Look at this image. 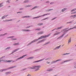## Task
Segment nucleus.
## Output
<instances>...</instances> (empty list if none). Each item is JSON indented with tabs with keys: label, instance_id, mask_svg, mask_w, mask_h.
Listing matches in <instances>:
<instances>
[{
	"label": "nucleus",
	"instance_id": "39",
	"mask_svg": "<svg viewBox=\"0 0 76 76\" xmlns=\"http://www.w3.org/2000/svg\"><path fill=\"white\" fill-rule=\"evenodd\" d=\"M7 3H10V1H9V0L7 1Z\"/></svg>",
	"mask_w": 76,
	"mask_h": 76
},
{
	"label": "nucleus",
	"instance_id": "53",
	"mask_svg": "<svg viewBox=\"0 0 76 76\" xmlns=\"http://www.w3.org/2000/svg\"><path fill=\"white\" fill-rule=\"evenodd\" d=\"M49 43V42L47 43V44H48Z\"/></svg>",
	"mask_w": 76,
	"mask_h": 76
},
{
	"label": "nucleus",
	"instance_id": "61",
	"mask_svg": "<svg viewBox=\"0 0 76 76\" xmlns=\"http://www.w3.org/2000/svg\"><path fill=\"white\" fill-rule=\"evenodd\" d=\"M9 7H10V6Z\"/></svg>",
	"mask_w": 76,
	"mask_h": 76
},
{
	"label": "nucleus",
	"instance_id": "6",
	"mask_svg": "<svg viewBox=\"0 0 76 76\" xmlns=\"http://www.w3.org/2000/svg\"><path fill=\"white\" fill-rule=\"evenodd\" d=\"M64 35V34L58 37L57 39H60V38H62V37H63Z\"/></svg>",
	"mask_w": 76,
	"mask_h": 76
},
{
	"label": "nucleus",
	"instance_id": "18",
	"mask_svg": "<svg viewBox=\"0 0 76 76\" xmlns=\"http://www.w3.org/2000/svg\"><path fill=\"white\" fill-rule=\"evenodd\" d=\"M29 1V0H26L24 1V3H28V2Z\"/></svg>",
	"mask_w": 76,
	"mask_h": 76
},
{
	"label": "nucleus",
	"instance_id": "58",
	"mask_svg": "<svg viewBox=\"0 0 76 76\" xmlns=\"http://www.w3.org/2000/svg\"><path fill=\"white\" fill-rule=\"evenodd\" d=\"M20 10H21V9H20Z\"/></svg>",
	"mask_w": 76,
	"mask_h": 76
},
{
	"label": "nucleus",
	"instance_id": "27",
	"mask_svg": "<svg viewBox=\"0 0 76 76\" xmlns=\"http://www.w3.org/2000/svg\"><path fill=\"white\" fill-rule=\"evenodd\" d=\"M53 70V69H48V71H49V72H50L51 71H52Z\"/></svg>",
	"mask_w": 76,
	"mask_h": 76
},
{
	"label": "nucleus",
	"instance_id": "56",
	"mask_svg": "<svg viewBox=\"0 0 76 76\" xmlns=\"http://www.w3.org/2000/svg\"><path fill=\"white\" fill-rule=\"evenodd\" d=\"M75 46L76 47V45H75Z\"/></svg>",
	"mask_w": 76,
	"mask_h": 76
},
{
	"label": "nucleus",
	"instance_id": "54",
	"mask_svg": "<svg viewBox=\"0 0 76 76\" xmlns=\"http://www.w3.org/2000/svg\"><path fill=\"white\" fill-rule=\"evenodd\" d=\"M1 61V60H0V62Z\"/></svg>",
	"mask_w": 76,
	"mask_h": 76
},
{
	"label": "nucleus",
	"instance_id": "30",
	"mask_svg": "<svg viewBox=\"0 0 76 76\" xmlns=\"http://www.w3.org/2000/svg\"><path fill=\"white\" fill-rule=\"evenodd\" d=\"M66 10V8H64V9L62 10V12H64Z\"/></svg>",
	"mask_w": 76,
	"mask_h": 76
},
{
	"label": "nucleus",
	"instance_id": "51",
	"mask_svg": "<svg viewBox=\"0 0 76 76\" xmlns=\"http://www.w3.org/2000/svg\"><path fill=\"white\" fill-rule=\"evenodd\" d=\"M46 3H49V1H48L46 2Z\"/></svg>",
	"mask_w": 76,
	"mask_h": 76
},
{
	"label": "nucleus",
	"instance_id": "2",
	"mask_svg": "<svg viewBox=\"0 0 76 76\" xmlns=\"http://www.w3.org/2000/svg\"><path fill=\"white\" fill-rule=\"evenodd\" d=\"M61 59H58L57 60L53 61L51 63V64H53V63H56L57 62V61H61Z\"/></svg>",
	"mask_w": 76,
	"mask_h": 76
},
{
	"label": "nucleus",
	"instance_id": "36",
	"mask_svg": "<svg viewBox=\"0 0 76 76\" xmlns=\"http://www.w3.org/2000/svg\"><path fill=\"white\" fill-rule=\"evenodd\" d=\"M75 10H76V9H74L73 10H71V12H73V11H75Z\"/></svg>",
	"mask_w": 76,
	"mask_h": 76
},
{
	"label": "nucleus",
	"instance_id": "55",
	"mask_svg": "<svg viewBox=\"0 0 76 76\" xmlns=\"http://www.w3.org/2000/svg\"><path fill=\"white\" fill-rule=\"evenodd\" d=\"M7 21H9V20H7Z\"/></svg>",
	"mask_w": 76,
	"mask_h": 76
},
{
	"label": "nucleus",
	"instance_id": "41",
	"mask_svg": "<svg viewBox=\"0 0 76 76\" xmlns=\"http://www.w3.org/2000/svg\"><path fill=\"white\" fill-rule=\"evenodd\" d=\"M12 40H16V39H12Z\"/></svg>",
	"mask_w": 76,
	"mask_h": 76
},
{
	"label": "nucleus",
	"instance_id": "49",
	"mask_svg": "<svg viewBox=\"0 0 76 76\" xmlns=\"http://www.w3.org/2000/svg\"><path fill=\"white\" fill-rule=\"evenodd\" d=\"M47 63L48 64H49V63H50V62H47Z\"/></svg>",
	"mask_w": 76,
	"mask_h": 76
},
{
	"label": "nucleus",
	"instance_id": "14",
	"mask_svg": "<svg viewBox=\"0 0 76 76\" xmlns=\"http://www.w3.org/2000/svg\"><path fill=\"white\" fill-rule=\"evenodd\" d=\"M44 60V59L40 60H39L37 61H36L34 62V63H37V62H39V61H42V60Z\"/></svg>",
	"mask_w": 76,
	"mask_h": 76
},
{
	"label": "nucleus",
	"instance_id": "20",
	"mask_svg": "<svg viewBox=\"0 0 76 76\" xmlns=\"http://www.w3.org/2000/svg\"><path fill=\"white\" fill-rule=\"evenodd\" d=\"M6 16H4L3 17H2V19H4V18H6Z\"/></svg>",
	"mask_w": 76,
	"mask_h": 76
},
{
	"label": "nucleus",
	"instance_id": "57",
	"mask_svg": "<svg viewBox=\"0 0 76 76\" xmlns=\"http://www.w3.org/2000/svg\"><path fill=\"white\" fill-rule=\"evenodd\" d=\"M75 68H76V66H75Z\"/></svg>",
	"mask_w": 76,
	"mask_h": 76
},
{
	"label": "nucleus",
	"instance_id": "12",
	"mask_svg": "<svg viewBox=\"0 0 76 76\" xmlns=\"http://www.w3.org/2000/svg\"><path fill=\"white\" fill-rule=\"evenodd\" d=\"M60 34V32L56 33L54 34V35H58V34Z\"/></svg>",
	"mask_w": 76,
	"mask_h": 76
},
{
	"label": "nucleus",
	"instance_id": "45",
	"mask_svg": "<svg viewBox=\"0 0 76 76\" xmlns=\"http://www.w3.org/2000/svg\"><path fill=\"white\" fill-rule=\"evenodd\" d=\"M48 19V18H45V19H44V20H46V19Z\"/></svg>",
	"mask_w": 76,
	"mask_h": 76
},
{
	"label": "nucleus",
	"instance_id": "24",
	"mask_svg": "<svg viewBox=\"0 0 76 76\" xmlns=\"http://www.w3.org/2000/svg\"><path fill=\"white\" fill-rule=\"evenodd\" d=\"M10 72H6L5 73V74L6 75H8V74H10Z\"/></svg>",
	"mask_w": 76,
	"mask_h": 76
},
{
	"label": "nucleus",
	"instance_id": "8",
	"mask_svg": "<svg viewBox=\"0 0 76 76\" xmlns=\"http://www.w3.org/2000/svg\"><path fill=\"white\" fill-rule=\"evenodd\" d=\"M43 33H44V32L43 31H41V32H39L37 33V34L38 35H41V34H42Z\"/></svg>",
	"mask_w": 76,
	"mask_h": 76
},
{
	"label": "nucleus",
	"instance_id": "3",
	"mask_svg": "<svg viewBox=\"0 0 76 76\" xmlns=\"http://www.w3.org/2000/svg\"><path fill=\"white\" fill-rule=\"evenodd\" d=\"M2 61H5V62H9V63H10V62H12V61L11 60H9V61H7L6 60H5L4 61H3V60H2Z\"/></svg>",
	"mask_w": 76,
	"mask_h": 76
},
{
	"label": "nucleus",
	"instance_id": "10",
	"mask_svg": "<svg viewBox=\"0 0 76 76\" xmlns=\"http://www.w3.org/2000/svg\"><path fill=\"white\" fill-rule=\"evenodd\" d=\"M68 54H70L69 53H63L62 54V56H64V55H67Z\"/></svg>",
	"mask_w": 76,
	"mask_h": 76
},
{
	"label": "nucleus",
	"instance_id": "47",
	"mask_svg": "<svg viewBox=\"0 0 76 76\" xmlns=\"http://www.w3.org/2000/svg\"><path fill=\"white\" fill-rule=\"evenodd\" d=\"M56 18H54L53 19H52V20H54V19H56Z\"/></svg>",
	"mask_w": 76,
	"mask_h": 76
},
{
	"label": "nucleus",
	"instance_id": "4",
	"mask_svg": "<svg viewBox=\"0 0 76 76\" xmlns=\"http://www.w3.org/2000/svg\"><path fill=\"white\" fill-rule=\"evenodd\" d=\"M49 36H50V34H49L48 35L46 36L45 37L44 36H41V37L42 39V38H46V37H49Z\"/></svg>",
	"mask_w": 76,
	"mask_h": 76
},
{
	"label": "nucleus",
	"instance_id": "16",
	"mask_svg": "<svg viewBox=\"0 0 76 76\" xmlns=\"http://www.w3.org/2000/svg\"><path fill=\"white\" fill-rule=\"evenodd\" d=\"M18 50H19V49H17L15 50H14L13 51V53H15V52H16V51H18Z\"/></svg>",
	"mask_w": 76,
	"mask_h": 76
},
{
	"label": "nucleus",
	"instance_id": "33",
	"mask_svg": "<svg viewBox=\"0 0 76 76\" xmlns=\"http://www.w3.org/2000/svg\"><path fill=\"white\" fill-rule=\"evenodd\" d=\"M37 6H35L34 7L33 9H35V8H37Z\"/></svg>",
	"mask_w": 76,
	"mask_h": 76
},
{
	"label": "nucleus",
	"instance_id": "34",
	"mask_svg": "<svg viewBox=\"0 0 76 76\" xmlns=\"http://www.w3.org/2000/svg\"><path fill=\"white\" fill-rule=\"evenodd\" d=\"M23 18H29V16H26L23 17Z\"/></svg>",
	"mask_w": 76,
	"mask_h": 76
},
{
	"label": "nucleus",
	"instance_id": "7",
	"mask_svg": "<svg viewBox=\"0 0 76 76\" xmlns=\"http://www.w3.org/2000/svg\"><path fill=\"white\" fill-rule=\"evenodd\" d=\"M25 56H26V55H25L24 56H23L20 57V58L17 59V60H19V59H21V58H23L24 57H25Z\"/></svg>",
	"mask_w": 76,
	"mask_h": 76
},
{
	"label": "nucleus",
	"instance_id": "38",
	"mask_svg": "<svg viewBox=\"0 0 76 76\" xmlns=\"http://www.w3.org/2000/svg\"><path fill=\"white\" fill-rule=\"evenodd\" d=\"M4 35V34H1L0 35V37H1V36H3Z\"/></svg>",
	"mask_w": 76,
	"mask_h": 76
},
{
	"label": "nucleus",
	"instance_id": "19",
	"mask_svg": "<svg viewBox=\"0 0 76 76\" xmlns=\"http://www.w3.org/2000/svg\"><path fill=\"white\" fill-rule=\"evenodd\" d=\"M71 60L70 59V60H67L66 61H64V62H63L64 63V62H66L67 61H71Z\"/></svg>",
	"mask_w": 76,
	"mask_h": 76
},
{
	"label": "nucleus",
	"instance_id": "35",
	"mask_svg": "<svg viewBox=\"0 0 76 76\" xmlns=\"http://www.w3.org/2000/svg\"><path fill=\"white\" fill-rule=\"evenodd\" d=\"M10 47H8L7 48L6 50H8L9 49H10Z\"/></svg>",
	"mask_w": 76,
	"mask_h": 76
},
{
	"label": "nucleus",
	"instance_id": "28",
	"mask_svg": "<svg viewBox=\"0 0 76 76\" xmlns=\"http://www.w3.org/2000/svg\"><path fill=\"white\" fill-rule=\"evenodd\" d=\"M72 14H76V11L72 12Z\"/></svg>",
	"mask_w": 76,
	"mask_h": 76
},
{
	"label": "nucleus",
	"instance_id": "22",
	"mask_svg": "<svg viewBox=\"0 0 76 76\" xmlns=\"http://www.w3.org/2000/svg\"><path fill=\"white\" fill-rule=\"evenodd\" d=\"M72 17H73V18H75L76 17V15H72Z\"/></svg>",
	"mask_w": 76,
	"mask_h": 76
},
{
	"label": "nucleus",
	"instance_id": "13",
	"mask_svg": "<svg viewBox=\"0 0 76 76\" xmlns=\"http://www.w3.org/2000/svg\"><path fill=\"white\" fill-rule=\"evenodd\" d=\"M71 42V38L69 39L68 40V44H70Z\"/></svg>",
	"mask_w": 76,
	"mask_h": 76
},
{
	"label": "nucleus",
	"instance_id": "17",
	"mask_svg": "<svg viewBox=\"0 0 76 76\" xmlns=\"http://www.w3.org/2000/svg\"><path fill=\"white\" fill-rule=\"evenodd\" d=\"M34 58V57H29V58H28L27 59H32L33 58Z\"/></svg>",
	"mask_w": 76,
	"mask_h": 76
},
{
	"label": "nucleus",
	"instance_id": "60",
	"mask_svg": "<svg viewBox=\"0 0 76 76\" xmlns=\"http://www.w3.org/2000/svg\"><path fill=\"white\" fill-rule=\"evenodd\" d=\"M18 0H17V1H18Z\"/></svg>",
	"mask_w": 76,
	"mask_h": 76
},
{
	"label": "nucleus",
	"instance_id": "11",
	"mask_svg": "<svg viewBox=\"0 0 76 76\" xmlns=\"http://www.w3.org/2000/svg\"><path fill=\"white\" fill-rule=\"evenodd\" d=\"M48 14H46L45 15H42V16H39V17H37V18H39L40 17H42V16H45V15H48Z\"/></svg>",
	"mask_w": 76,
	"mask_h": 76
},
{
	"label": "nucleus",
	"instance_id": "52",
	"mask_svg": "<svg viewBox=\"0 0 76 76\" xmlns=\"http://www.w3.org/2000/svg\"><path fill=\"white\" fill-rule=\"evenodd\" d=\"M20 13V12H17V13Z\"/></svg>",
	"mask_w": 76,
	"mask_h": 76
},
{
	"label": "nucleus",
	"instance_id": "46",
	"mask_svg": "<svg viewBox=\"0 0 76 76\" xmlns=\"http://www.w3.org/2000/svg\"><path fill=\"white\" fill-rule=\"evenodd\" d=\"M50 4H53V3L51 2V3H50Z\"/></svg>",
	"mask_w": 76,
	"mask_h": 76
},
{
	"label": "nucleus",
	"instance_id": "43",
	"mask_svg": "<svg viewBox=\"0 0 76 76\" xmlns=\"http://www.w3.org/2000/svg\"><path fill=\"white\" fill-rule=\"evenodd\" d=\"M53 10L52 9H50L49 10V11H50V10Z\"/></svg>",
	"mask_w": 76,
	"mask_h": 76
},
{
	"label": "nucleus",
	"instance_id": "40",
	"mask_svg": "<svg viewBox=\"0 0 76 76\" xmlns=\"http://www.w3.org/2000/svg\"><path fill=\"white\" fill-rule=\"evenodd\" d=\"M42 39L41 37H40L39 38V39Z\"/></svg>",
	"mask_w": 76,
	"mask_h": 76
},
{
	"label": "nucleus",
	"instance_id": "5",
	"mask_svg": "<svg viewBox=\"0 0 76 76\" xmlns=\"http://www.w3.org/2000/svg\"><path fill=\"white\" fill-rule=\"evenodd\" d=\"M38 40V39H36V40H34L32 41L31 43H29V44H31V43H33V42H36V41H37Z\"/></svg>",
	"mask_w": 76,
	"mask_h": 76
},
{
	"label": "nucleus",
	"instance_id": "9",
	"mask_svg": "<svg viewBox=\"0 0 76 76\" xmlns=\"http://www.w3.org/2000/svg\"><path fill=\"white\" fill-rule=\"evenodd\" d=\"M74 28H75V29H76V26H75V27H73L72 28H70L69 30L67 31H69V30H70V29H74Z\"/></svg>",
	"mask_w": 76,
	"mask_h": 76
},
{
	"label": "nucleus",
	"instance_id": "25",
	"mask_svg": "<svg viewBox=\"0 0 76 76\" xmlns=\"http://www.w3.org/2000/svg\"><path fill=\"white\" fill-rule=\"evenodd\" d=\"M67 29V28H65V29L62 30V32H63V31H66Z\"/></svg>",
	"mask_w": 76,
	"mask_h": 76
},
{
	"label": "nucleus",
	"instance_id": "50",
	"mask_svg": "<svg viewBox=\"0 0 76 76\" xmlns=\"http://www.w3.org/2000/svg\"><path fill=\"white\" fill-rule=\"evenodd\" d=\"M42 40H41V41H40L39 42H42Z\"/></svg>",
	"mask_w": 76,
	"mask_h": 76
},
{
	"label": "nucleus",
	"instance_id": "37",
	"mask_svg": "<svg viewBox=\"0 0 76 76\" xmlns=\"http://www.w3.org/2000/svg\"><path fill=\"white\" fill-rule=\"evenodd\" d=\"M2 4H0V7H2V6H3V5H1Z\"/></svg>",
	"mask_w": 76,
	"mask_h": 76
},
{
	"label": "nucleus",
	"instance_id": "21",
	"mask_svg": "<svg viewBox=\"0 0 76 76\" xmlns=\"http://www.w3.org/2000/svg\"><path fill=\"white\" fill-rule=\"evenodd\" d=\"M23 31H29L28 30H23Z\"/></svg>",
	"mask_w": 76,
	"mask_h": 76
},
{
	"label": "nucleus",
	"instance_id": "31",
	"mask_svg": "<svg viewBox=\"0 0 76 76\" xmlns=\"http://www.w3.org/2000/svg\"><path fill=\"white\" fill-rule=\"evenodd\" d=\"M36 30H37V31H40L41 28H37Z\"/></svg>",
	"mask_w": 76,
	"mask_h": 76
},
{
	"label": "nucleus",
	"instance_id": "1",
	"mask_svg": "<svg viewBox=\"0 0 76 76\" xmlns=\"http://www.w3.org/2000/svg\"><path fill=\"white\" fill-rule=\"evenodd\" d=\"M41 67L40 66H34L32 67H29L28 68L30 69H36L35 71H37L39 70V68Z\"/></svg>",
	"mask_w": 76,
	"mask_h": 76
},
{
	"label": "nucleus",
	"instance_id": "44",
	"mask_svg": "<svg viewBox=\"0 0 76 76\" xmlns=\"http://www.w3.org/2000/svg\"><path fill=\"white\" fill-rule=\"evenodd\" d=\"M12 68H13V67H12L9 68V69H12Z\"/></svg>",
	"mask_w": 76,
	"mask_h": 76
},
{
	"label": "nucleus",
	"instance_id": "32",
	"mask_svg": "<svg viewBox=\"0 0 76 76\" xmlns=\"http://www.w3.org/2000/svg\"><path fill=\"white\" fill-rule=\"evenodd\" d=\"M62 28V27H58L57 29H61Z\"/></svg>",
	"mask_w": 76,
	"mask_h": 76
},
{
	"label": "nucleus",
	"instance_id": "59",
	"mask_svg": "<svg viewBox=\"0 0 76 76\" xmlns=\"http://www.w3.org/2000/svg\"><path fill=\"white\" fill-rule=\"evenodd\" d=\"M6 34H5V35H6Z\"/></svg>",
	"mask_w": 76,
	"mask_h": 76
},
{
	"label": "nucleus",
	"instance_id": "15",
	"mask_svg": "<svg viewBox=\"0 0 76 76\" xmlns=\"http://www.w3.org/2000/svg\"><path fill=\"white\" fill-rule=\"evenodd\" d=\"M60 46H61V45H60L59 46H58L56 48L55 50H57V49H58V48H60Z\"/></svg>",
	"mask_w": 76,
	"mask_h": 76
},
{
	"label": "nucleus",
	"instance_id": "23",
	"mask_svg": "<svg viewBox=\"0 0 76 76\" xmlns=\"http://www.w3.org/2000/svg\"><path fill=\"white\" fill-rule=\"evenodd\" d=\"M43 25V24L42 23H39L38 24L39 26H40V25Z\"/></svg>",
	"mask_w": 76,
	"mask_h": 76
},
{
	"label": "nucleus",
	"instance_id": "29",
	"mask_svg": "<svg viewBox=\"0 0 76 76\" xmlns=\"http://www.w3.org/2000/svg\"><path fill=\"white\" fill-rule=\"evenodd\" d=\"M31 5H28L27 6H26V7H31Z\"/></svg>",
	"mask_w": 76,
	"mask_h": 76
},
{
	"label": "nucleus",
	"instance_id": "42",
	"mask_svg": "<svg viewBox=\"0 0 76 76\" xmlns=\"http://www.w3.org/2000/svg\"><path fill=\"white\" fill-rule=\"evenodd\" d=\"M72 21H71L70 22H69L68 23H72Z\"/></svg>",
	"mask_w": 76,
	"mask_h": 76
},
{
	"label": "nucleus",
	"instance_id": "26",
	"mask_svg": "<svg viewBox=\"0 0 76 76\" xmlns=\"http://www.w3.org/2000/svg\"><path fill=\"white\" fill-rule=\"evenodd\" d=\"M14 45H19V43H15L14 44Z\"/></svg>",
	"mask_w": 76,
	"mask_h": 76
},
{
	"label": "nucleus",
	"instance_id": "48",
	"mask_svg": "<svg viewBox=\"0 0 76 76\" xmlns=\"http://www.w3.org/2000/svg\"><path fill=\"white\" fill-rule=\"evenodd\" d=\"M6 69H3L2 71H4V70H6Z\"/></svg>",
	"mask_w": 76,
	"mask_h": 76
}]
</instances>
